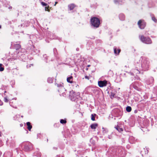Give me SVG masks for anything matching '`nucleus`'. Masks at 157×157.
Masks as SVG:
<instances>
[{"instance_id": "2eb2a0df", "label": "nucleus", "mask_w": 157, "mask_h": 157, "mask_svg": "<svg viewBox=\"0 0 157 157\" xmlns=\"http://www.w3.org/2000/svg\"><path fill=\"white\" fill-rule=\"evenodd\" d=\"M27 125V128L29 131H31V129L32 128V126L31 125L30 122H28L26 123Z\"/></svg>"}, {"instance_id": "412c9836", "label": "nucleus", "mask_w": 157, "mask_h": 157, "mask_svg": "<svg viewBox=\"0 0 157 157\" xmlns=\"http://www.w3.org/2000/svg\"><path fill=\"white\" fill-rule=\"evenodd\" d=\"M121 1L119 0H114V3L116 4H121Z\"/></svg>"}, {"instance_id": "79ce46f5", "label": "nucleus", "mask_w": 157, "mask_h": 157, "mask_svg": "<svg viewBox=\"0 0 157 157\" xmlns=\"http://www.w3.org/2000/svg\"><path fill=\"white\" fill-rule=\"evenodd\" d=\"M20 126L22 127L23 126V124H20Z\"/></svg>"}, {"instance_id": "9d476101", "label": "nucleus", "mask_w": 157, "mask_h": 157, "mask_svg": "<svg viewBox=\"0 0 157 157\" xmlns=\"http://www.w3.org/2000/svg\"><path fill=\"white\" fill-rule=\"evenodd\" d=\"M154 81V78L153 77H151L148 79L146 82L147 84V85H153V82Z\"/></svg>"}, {"instance_id": "4be33fe9", "label": "nucleus", "mask_w": 157, "mask_h": 157, "mask_svg": "<svg viewBox=\"0 0 157 157\" xmlns=\"http://www.w3.org/2000/svg\"><path fill=\"white\" fill-rule=\"evenodd\" d=\"M132 110L131 107L129 106H128L126 108V110L128 112H130Z\"/></svg>"}, {"instance_id": "f704fd0d", "label": "nucleus", "mask_w": 157, "mask_h": 157, "mask_svg": "<svg viewBox=\"0 0 157 157\" xmlns=\"http://www.w3.org/2000/svg\"><path fill=\"white\" fill-rule=\"evenodd\" d=\"M85 78L86 79H89V77L88 76H85Z\"/></svg>"}, {"instance_id": "0eeeda50", "label": "nucleus", "mask_w": 157, "mask_h": 157, "mask_svg": "<svg viewBox=\"0 0 157 157\" xmlns=\"http://www.w3.org/2000/svg\"><path fill=\"white\" fill-rule=\"evenodd\" d=\"M138 25L140 29H143L145 27L146 23L143 20H140L138 21Z\"/></svg>"}, {"instance_id": "7c9ffc66", "label": "nucleus", "mask_w": 157, "mask_h": 157, "mask_svg": "<svg viewBox=\"0 0 157 157\" xmlns=\"http://www.w3.org/2000/svg\"><path fill=\"white\" fill-rule=\"evenodd\" d=\"M152 19L154 22H156V18H155V17H152Z\"/></svg>"}, {"instance_id": "c85d7f7f", "label": "nucleus", "mask_w": 157, "mask_h": 157, "mask_svg": "<svg viewBox=\"0 0 157 157\" xmlns=\"http://www.w3.org/2000/svg\"><path fill=\"white\" fill-rule=\"evenodd\" d=\"M132 85L133 86V88L136 90H138V87L136 86H134L133 84H132Z\"/></svg>"}, {"instance_id": "ea45409f", "label": "nucleus", "mask_w": 157, "mask_h": 157, "mask_svg": "<svg viewBox=\"0 0 157 157\" xmlns=\"http://www.w3.org/2000/svg\"><path fill=\"white\" fill-rule=\"evenodd\" d=\"M2 154V152H1L0 151V156H1V155Z\"/></svg>"}, {"instance_id": "dca6fc26", "label": "nucleus", "mask_w": 157, "mask_h": 157, "mask_svg": "<svg viewBox=\"0 0 157 157\" xmlns=\"http://www.w3.org/2000/svg\"><path fill=\"white\" fill-rule=\"evenodd\" d=\"M119 17L120 20L123 21L124 20L125 16L122 13H121L119 14Z\"/></svg>"}, {"instance_id": "f3484780", "label": "nucleus", "mask_w": 157, "mask_h": 157, "mask_svg": "<svg viewBox=\"0 0 157 157\" xmlns=\"http://www.w3.org/2000/svg\"><path fill=\"white\" fill-rule=\"evenodd\" d=\"M14 47L15 49L17 50L21 48V46L19 44H14Z\"/></svg>"}, {"instance_id": "9b49d317", "label": "nucleus", "mask_w": 157, "mask_h": 157, "mask_svg": "<svg viewBox=\"0 0 157 157\" xmlns=\"http://www.w3.org/2000/svg\"><path fill=\"white\" fill-rule=\"evenodd\" d=\"M128 140L130 143L133 144L136 142V139L133 136H131L129 137Z\"/></svg>"}, {"instance_id": "c9c22d12", "label": "nucleus", "mask_w": 157, "mask_h": 157, "mask_svg": "<svg viewBox=\"0 0 157 157\" xmlns=\"http://www.w3.org/2000/svg\"><path fill=\"white\" fill-rule=\"evenodd\" d=\"M114 94L112 93H111V94L110 95L111 97H114Z\"/></svg>"}, {"instance_id": "4c0bfd02", "label": "nucleus", "mask_w": 157, "mask_h": 157, "mask_svg": "<svg viewBox=\"0 0 157 157\" xmlns=\"http://www.w3.org/2000/svg\"><path fill=\"white\" fill-rule=\"evenodd\" d=\"M30 67V66H29L28 65L27 66V68H28Z\"/></svg>"}, {"instance_id": "a211bd4d", "label": "nucleus", "mask_w": 157, "mask_h": 157, "mask_svg": "<svg viewBox=\"0 0 157 157\" xmlns=\"http://www.w3.org/2000/svg\"><path fill=\"white\" fill-rule=\"evenodd\" d=\"M116 129L119 132H121L123 131V129L121 128L120 127L117 126L115 127Z\"/></svg>"}, {"instance_id": "f8f14e48", "label": "nucleus", "mask_w": 157, "mask_h": 157, "mask_svg": "<svg viewBox=\"0 0 157 157\" xmlns=\"http://www.w3.org/2000/svg\"><path fill=\"white\" fill-rule=\"evenodd\" d=\"M114 53L116 55H119L121 52V49H117L116 47H114L113 48Z\"/></svg>"}, {"instance_id": "6e6552de", "label": "nucleus", "mask_w": 157, "mask_h": 157, "mask_svg": "<svg viewBox=\"0 0 157 157\" xmlns=\"http://www.w3.org/2000/svg\"><path fill=\"white\" fill-rule=\"evenodd\" d=\"M108 83V81L106 80L98 81V86L101 87L106 86Z\"/></svg>"}, {"instance_id": "c756f323", "label": "nucleus", "mask_w": 157, "mask_h": 157, "mask_svg": "<svg viewBox=\"0 0 157 157\" xmlns=\"http://www.w3.org/2000/svg\"><path fill=\"white\" fill-rule=\"evenodd\" d=\"M4 101L6 102H8V100L6 97H5L4 98Z\"/></svg>"}, {"instance_id": "864d4df0", "label": "nucleus", "mask_w": 157, "mask_h": 157, "mask_svg": "<svg viewBox=\"0 0 157 157\" xmlns=\"http://www.w3.org/2000/svg\"><path fill=\"white\" fill-rule=\"evenodd\" d=\"M6 91H5V93H6Z\"/></svg>"}, {"instance_id": "e433bc0d", "label": "nucleus", "mask_w": 157, "mask_h": 157, "mask_svg": "<svg viewBox=\"0 0 157 157\" xmlns=\"http://www.w3.org/2000/svg\"><path fill=\"white\" fill-rule=\"evenodd\" d=\"M137 112H138V110L136 109L135 110L134 112V113H137Z\"/></svg>"}, {"instance_id": "423d86ee", "label": "nucleus", "mask_w": 157, "mask_h": 157, "mask_svg": "<svg viewBox=\"0 0 157 157\" xmlns=\"http://www.w3.org/2000/svg\"><path fill=\"white\" fill-rule=\"evenodd\" d=\"M24 150L25 151H28L32 149V145L31 143L29 142H26L24 146Z\"/></svg>"}, {"instance_id": "37998d69", "label": "nucleus", "mask_w": 157, "mask_h": 157, "mask_svg": "<svg viewBox=\"0 0 157 157\" xmlns=\"http://www.w3.org/2000/svg\"><path fill=\"white\" fill-rule=\"evenodd\" d=\"M56 157H60V156L59 155H57L56 156Z\"/></svg>"}, {"instance_id": "72a5a7b5", "label": "nucleus", "mask_w": 157, "mask_h": 157, "mask_svg": "<svg viewBox=\"0 0 157 157\" xmlns=\"http://www.w3.org/2000/svg\"><path fill=\"white\" fill-rule=\"evenodd\" d=\"M48 7H49V6H48V5L47 6H45V10L46 11L48 10Z\"/></svg>"}, {"instance_id": "c03bdc74", "label": "nucleus", "mask_w": 157, "mask_h": 157, "mask_svg": "<svg viewBox=\"0 0 157 157\" xmlns=\"http://www.w3.org/2000/svg\"><path fill=\"white\" fill-rule=\"evenodd\" d=\"M53 148H54V149H57V148H56V147H53Z\"/></svg>"}, {"instance_id": "6ab92c4d", "label": "nucleus", "mask_w": 157, "mask_h": 157, "mask_svg": "<svg viewBox=\"0 0 157 157\" xmlns=\"http://www.w3.org/2000/svg\"><path fill=\"white\" fill-rule=\"evenodd\" d=\"M29 22L28 21H26L24 22V24L23 27L26 26L27 27L29 25Z\"/></svg>"}, {"instance_id": "58836bf2", "label": "nucleus", "mask_w": 157, "mask_h": 157, "mask_svg": "<svg viewBox=\"0 0 157 157\" xmlns=\"http://www.w3.org/2000/svg\"><path fill=\"white\" fill-rule=\"evenodd\" d=\"M57 3V2H56L55 4L54 5V6H55Z\"/></svg>"}, {"instance_id": "20e7f679", "label": "nucleus", "mask_w": 157, "mask_h": 157, "mask_svg": "<svg viewBox=\"0 0 157 157\" xmlns=\"http://www.w3.org/2000/svg\"><path fill=\"white\" fill-rule=\"evenodd\" d=\"M139 37L140 40L144 43L149 44L152 43L151 40L149 37H145L143 35L140 36Z\"/></svg>"}, {"instance_id": "2f4dec72", "label": "nucleus", "mask_w": 157, "mask_h": 157, "mask_svg": "<svg viewBox=\"0 0 157 157\" xmlns=\"http://www.w3.org/2000/svg\"><path fill=\"white\" fill-rule=\"evenodd\" d=\"M127 73L129 75H130L131 76H133L134 75V74L132 72H128Z\"/></svg>"}, {"instance_id": "f03ea898", "label": "nucleus", "mask_w": 157, "mask_h": 157, "mask_svg": "<svg viewBox=\"0 0 157 157\" xmlns=\"http://www.w3.org/2000/svg\"><path fill=\"white\" fill-rule=\"evenodd\" d=\"M91 24L93 27L97 28H98L100 24V21L99 19L96 17H93L90 19Z\"/></svg>"}, {"instance_id": "a18cd8bd", "label": "nucleus", "mask_w": 157, "mask_h": 157, "mask_svg": "<svg viewBox=\"0 0 157 157\" xmlns=\"http://www.w3.org/2000/svg\"><path fill=\"white\" fill-rule=\"evenodd\" d=\"M90 65H88L87 66V67H90Z\"/></svg>"}, {"instance_id": "b1692460", "label": "nucleus", "mask_w": 157, "mask_h": 157, "mask_svg": "<svg viewBox=\"0 0 157 157\" xmlns=\"http://www.w3.org/2000/svg\"><path fill=\"white\" fill-rule=\"evenodd\" d=\"M47 81L49 83H52L53 82L52 78H48Z\"/></svg>"}, {"instance_id": "de8ad7c7", "label": "nucleus", "mask_w": 157, "mask_h": 157, "mask_svg": "<svg viewBox=\"0 0 157 157\" xmlns=\"http://www.w3.org/2000/svg\"><path fill=\"white\" fill-rule=\"evenodd\" d=\"M21 117H23V116H21Z\"/></svg>"}, {"instance_id": "f257e3e1", "label": "nucleus", "mask_w": 157, "mask_h": 157, "mask_svg": "<svg viewBox=\"0 0 157 157\" xmlns=\"http://www.w3.org/2000/svg\"><path fill=\"white\" fill-rule=\"evenodd\" d=\"M150 66V62L148 59L145 57H141L139 62H135L133 71L136 74H139L141 71H147Z\"/></svg>"}, {"instance_id": "bb28decb", "label": "nucleus", "mask_w": 157, "mask_h": 157, "mask_svg": "<svg viewBox=\"0 0 157 157\" xmlns=\"http://www.w3.org/2000/svg\"><path fill=\"white\" fill-rule=\"evenodd\" d=\"M41 4L43 6H48V4H47L46 3H45L43 2H41Z\"/></svg>"}, {"instance_id": "3c124183", "label": "nucleus", "mask_w": 157, "mask_h": 157, "mask_svg": "<svg viewBox=\"0 0 157 157\" xmlns=\"http://www.w3.org/2000/svg\"><path fill=\"white\" fill-rule=\"evenodd\" d=\"M138 78H138H138H137L136 79H138Z\"/></svg>"}, {"instance_id": "cd10ccee", "label": "nucleus", "mask_w": 157, "mask_h": 157, "mask_svg": "<svg viewBox=\"0 0 157 157\" xmlns=\"http://www.w3.org/2000/svg\"><path fill=\"white\" fill-rule=\"evenodd\" d=\"M10 105L11 106H12L13 108H17V107L16 106H14V105H13V103H11V102H10Z\"/></svg>"}, {"instance_id": "49530a36", "label": "nucleus", "mask_w": 157, "mask_h": 157, "mask_svg": "<svg viewBox=\"0 0 157 157\" xmlns=\"http://www.w3.org/2000/svg\"><path fill=\"white\" fill-rule=\"evenodd\" d=\"M1 28V25H0V29Z\"/></svg>"}, {"instance_id": "393cba45", "label": "nucleus", "mask_w": 157, "mask_h": 157, "mask_svg": "<svg viewBox=\"0 0 157 157\" xmlns=\"http://www.w3.org/2000/svg\"><path fill=\"white\" fill-rule=\"evenodd\" d=\"M60 122L61 124H64L66 123L67 121L66 120L63 119H61L60 120Z\"/></svg>"}, {"instance_id": "603ef678", "label": "nucleus", "mask_w": 157, "mask_h": 157, "mask_svg": "<svg viewBox=\"0 0 157 157\" xmlns=\"http://www.w3.org/2000/svg\"><path fill=\"white\" fill-rule=\"evenodd\" d=\"M28 131H27V133H28Z\"/></svg>"}, {"instance_id": "4468645a", "label": "nucleus", "mask_w": 157, "mask_h": 157, "mask_svg": "<svg viewBox=\"0 0 157 157\" xmlns=\"http://www.w3.org/2000/svg\"><path fill=\"white\" fill-rule=\"evenodd\" d=\"M98 124L97 123H94L91 124L90 127L92 129H95L98 126Z\"/></svg>"}, {"instance_id": "a19ab883", "label": "nucleus", "mask_w": 157, "mask_h": 157, "mask_svg": "<svg viewBox=\"0 0 157 157\" xmlns=\"http://www.w3.org/2000/svg\"><path fill=\"white\" fill-rule=\"evenodd\" d=\"M12 8V7H9V9H11V8Z\"/></svg>"}, {"instance_id": "a878e982", "label": "nucleus", "mask_w": 157, "mask_h": 157, "mask_svg": "<svg viewBox=\"0 0 157 157\" xmlns=\"http://www.w3.org/2000/svg\"><path fill=\"white\" fill-rule=\"evenodd\" d=\"M3 65L1 64L0 63V71H4V67H2V66Z\"/></svg>"}, {"instance_id": "aec40b11", "label": "nucleus", "mask_w": 157, "mask_h": 157, "mask_svg": "<svg viewBox=\"0 0 157 157\" xmlns=\"http://www.w3.org/2000/svg\"><path fill=\"white\" fill-rule=\"evenodd\" d=\"M102 128L103 129L102 132L104 134L108 132V130L106 128L103 127Z\"/></svg>"}, {"instance_id": "7ed1b4c3", "label": "nucleus", "mask_w": 157, "mask_h": 157, "mask_svg": "<svg viewBox=\"0 0 157 157\" xmlns=\"http://www.w3.org/2000/svg\"><path fill=\"white\" fill-rule=\"evenodd\" d=\"M80 93H75L73 91H70L69 97L72 101H75L79 97Z\"/></svg>"}, {"instance_id": "1a4fd4ad", "label": "nucleus", "mask_w": 157, "mask_h": 157, "mask_svg": "<svg viewBox=\"0 0 157 157\" xmlns=\"http://www.w3.org/2000/svg\"><path fill=\"white\" fill-rule=\"evenodd\" d=\"M73 77L72 76H70L67 78V81L68 82H69L70 83H73V85H74V84H75V85H76V87H77V86H78V85L76 84L75 82H73Z\"/></svg>"}, {"instance_id": "473e14b6", "label": "nucleus", "mask_w": 157, "mask_h": 157, "mask_svg": "<svg viewBox=\"0 0 157 157\" xmlns=\"http://www.w3.org/2000/svg\"><path fill=\"white\" fill-rule=\"evenodd\" d=\"M146 149L147 151H145V154H147L148 152V149H149L148 148L146 147Z\"/></svg>"}, {"instance_id": "ddd939ff", "label": "nucleus", "mask_w": 157, "mask_h": 157, "mask_svg": "<svg viewBox=\"0 0 157 157\" xmlns=\"http://www.w3.org/2000/svg\"><path fill=\"white\" fill-rule=\"evenodd\" d=\"M75 7V5L74 4H71L68 5V8L70 10H73Z\"/></svg>"}, {"instance_id": "8fccbe9b", "label": "nucleus", "mask_w": 157, "mask_h": 157, "mask_svg": "<svg viewBox=\"0 0 157 157\" xmlns=\"http://www.w3.org/2000/svg\"><path fill=\"white\" fill-rule=\"evenodd\" d=\"M45 56H46V55H44V57Z\"/></svg>"}, {"instance_id": "39448f33", "label": "nucleus", "mask_w": 157, "mask_h": 157, "mask_svg": "<svg viewBox=\"0 0 157 157\" xmlns=\"http://www.w3.org/2000/svg\"><path fill=\"white\" fill-rule=\"evenodd\" d=\"M63 83H60L59 84H57V87H58V90L60 93V94L61 93L62 95L64 96L65 95V94L64 93V91H66L63 86ZM61 95V94H60Z\"/></svg>"}, {"instance_id": "09e8293b", "label": "nucleus", "mask_w": 157, "mask_h": 157, "mask_svg": "<svg viewBox=\"0 0 157 157\" xmlns=\"http://www.w3.org/2000/svg\"><path fill=\"white\" fill-rule=\"evenodd\" d=\"M21 27H22V26H23V25H21Z\"/></svg>"}, {"instance_id": "5701e85b", "label": "nucleus", "mask_w": 157, "mask_h": 157, "mask_svg": "<svg viewBox=\"0 0 157 157\" xmlns=\"http://www.w3.org/2000/svg\"><path fill=\"white\" fill-rule=\"evenodd\" d=\"M96 116L95 114H91V119L93 121H94L95 120V116Z\"/></svg>"}]
</instances>
